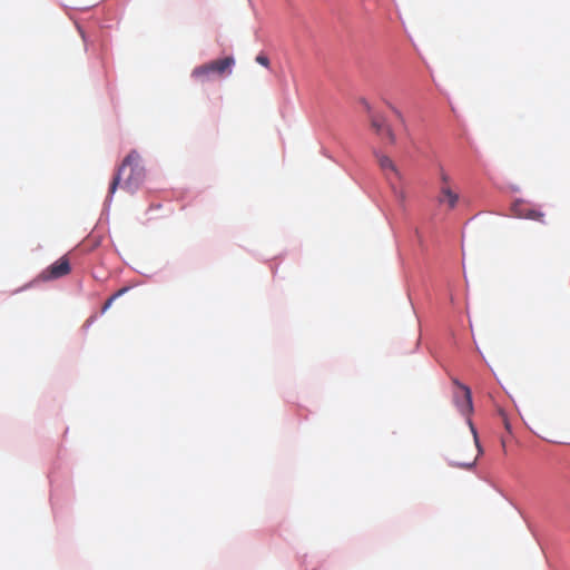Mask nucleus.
I'll return each mask as SVG.
<instances>
[{
    "mask_svg": "<svg viewBox=\"0 0 570 570\" xmlns=\"http://www.w3.org/2000/svg\"><path fill=\"white\" fill-rule=\"evenodd\" d=\"M452 382L460 390L459 393L454 394V403L456 407L463 415L471 414L473 411L471 390L466 385L459 382L458 379H452Z\"/></svg>",
    "mask_w": 570,
    "mask_h": 570,
    "instance_id": "obj_3",
    "label": "nucleus"
},
{
    "mask_svg": "<svg viewBox=\"0 0 570 570\" xmlns=\"http://www.w3.org/2000/svg\"><path fill=\"white\" fill-rule=\"evenodd\" d=\"M468 423H469V425H470L471 432H472L473 438H474L475 445H476V448H478V450H479V453H480V452H481V449H480V444H479V439H478L476 430H475V428L473 426V424H472L471 420H468Z\"/></svg>",
    "mask_w": 570,
    "mask_h": 570,
    "instance_id": "obj_10",
    "label": "nucleus"
},
{
    "mask_svg": "<svg viewBox=\"0 0 570 570\" xmlns=\"http://www.w3.org/2000/svg\"><path fill=\"white\" fill-rule=\"evenodd\" d=\"M127 289H128L127 287L120 288V289H119V291H117L114 295H111V296H112V298H115V299H116V298L120 297L124 293H126V292H127Z\"/></svg>",
    "mask_w": 570,
    "mask_h": 570,
    "instance_id": "obj_15",
    "label": "nucleus"
},
{
    "mask_svg": "<svg viewBox=\"0 0 570 570\" xmlns=\"http://www.w3.org/2000/svg\"><path fill=\"white\" fill-rule=\"evenodd\" d=\"M459 199L460 195L454 186H440L439 195L436 198L440 206H445L448 209L452 210L456 207Z\"/></svg>",
    "mask_w": 570,
    "mask_h": 570,
    "instance_id": "obj_5",
    "label": "nucleus"
},
{
    "mask_svg": "<svg viewBox=\"0 0 570 570\" xmlns=\"http://www.w3.org/2000/svg\"><path fill=\"white\" fill-rule=\"evenodd\" d=\"M440 181H441L440 186H448V187L454 186L450 175L443 168H440Z\"/></svg>",
    "mask_w": 570,
    "mask_h": 570,
    "instance_id": "obj_9",
    "label": "nucleus"
},
{
    "mask_svg": "<svg viewBox=\"0 0 570 570\" xmlns=\"http://www.w3.org/2000/svg\"><path fill=\"white\" fill-rule=\"evenodd\" d=\"M380 168L384 173L386 179L393 185L395 181L401 180V173L399 171L394 161L387 156L376 154Z\"/></svg>",
    "mask_w": 570,
    "mask_h": 570,
    "instance_id": "obj_6",
    "label": "nucleus"
},
{
    "mask_svg": "<svg viewBox=\"0 0 570 570\" xmlns=\"http://www.w3.org/2000/svg\"><path fill=\"white\" fill-rule=\"evenodd\" d=\"M256 61H257L259 65L264 66V67H268V66H269V59H268V58H267V56H265V55H258V56L256 57Z\"/></svg>",
    "mask_w": 570,
    "mask_h": 570,
    "instance_id": "obj_11",
    "label": "nucleus"
},
{
    "mask_svg": "<svg viewBox=\"0 0 570 570\" xmlns=\"http://www.w3.org/2000/svg\"><path fill=\"white\" fill-rule=\"evenodd\" d=\"M371 127L382 139H386L390 144L395 142V135L384 118L373 116L371 118Z\"/></svg>",
    "mask_w": 570,
    "mask_h": 570,
    "instance_id": "obj_7",
    "label": "nucleus"
},
{
    "mask_svg": "<svg viewBox=\"0 0 570 570\" xmlns=\"http://www.w3.org/2000/svg\"><path fill=\"white\" fill-rule=\"evenodd\" d=\"M389 108L392 110V112L395 115V117L400 120V121H404V117L402 115V112L396 108L394 107L393 105L391 104H387Z\"/></svg>",
    "mask_w": 570,
    "mask_h": 570,
    "instance_id": "obj_12",
    "label": "nucleus"
},
{
    "mask_svg": "<svg viewBox=\"0 0 570 570\" xmlns=\"http://www.w3.org/2000/svg\"><path fill=\"white\" fill-rule=\"evenodd\" d=\"M127 170L129 174L124 178L122 188L132 194L141 186L146 176L140 155L136 150H131L119 166L110 184L109 197L115 194Z\"/></svg>",
    "mask_w": 570,
    "mask_h": 570,
    "instance_id": "obj_1",
    "label": "nucleus"
},
{
    "mask_svg": "<svg viewBox=\"0 0 570 570\" xmlns=\"http://www.w3.org/2000/svg\"><path fill=\"white\" fill-rule=\"evenodd\" d=\"M475 460H476V458H474V459H473L472 461H470V462L459 463L458 465H459V466H462V468H465V469H470V468H472V466L474 465Z\"/></svg>",
    "mask_w": 570,
    "mask_h": 570,
    "instance_id": "obj_13",
    "label": "nucleus"
},
{
    "mask_svg": "<svg viewBox=\"0 0 570 570\" xmlns=\"http://www.w3.org/2000/svg\"><path fill=\"white\" fill-rule=\"evenodd\" d=\"M70 263L67 256L60 257L58 261L49 265L46 269L41 272L39 278L42 281H52L60 277H63L70 273Z\"/></svg>",
    "mask_w": 570,
    "mask_h": 570,
    "instance_id": "obj_4",
    "label": "nucleus"
},
{
    "mask_svg": "<svg viewBox=\"0 0 570 570\" xmlns=\"http://www.w3.org/2000/svg\"><path fill=\"white\" fill-rule=\"evenodd\" d=\"M503 423L507 430H510V423L508 422L507 416L502 413Z\"/></svg>",
    "mask_w": 570,
    "mask_h": 570,
    "instance_id": "obj_16",
    "label": "nucleus"
},
{
    "mask_svg": "<svg viewBox=\"0 0 570 570\" xmlns=\"http://www.w3.org/2000/svg\"><path fill=\"white\" fill-rule=\"evenodd\" d=\"M512 209L518 217L532 219V220H537L540 223H546L544 214L542 212H540L539 209L529 207L528 205H525L523 203H515L513 205Z\"/></svg>",
    "mask_w": 570,
    "mask_h": 570,
    "instance_id": "obj_8",
    "label": "nucleus"
},
{
    "mask_svg": "<svg viewBox=\"0 0 570 570\" xmlns=\"http://www.w3.org/2000/svg\"><path fill=\"white\" fill-rule=\"evenodd\" d=\"M234 65L235 59L233 57L212 60L207 63L194 68L191 71V77L199 81H207L212 78V76L223 77L232 72Z\"/></svg>",
    "mask_w": 570,
    "mask_h": 570,
    "instance_id": "obj_2",
    "label": "nucleus"
},
{
    "mask_svg": "<svg viewBox=\"0 0 570 570\" xmlns=\"http://www.w3.org/2000/svg\"><path fill=\"white\" fill-rule=\"evenodd\" d=\"M114 301H115V298H112V296H110V297L106 301V303L104 304V306H102V312H105L106 309H108V308L111 306V304H112V302H114Z\"/></svg>",
    "mask_w": 570,
    "mask_h": 570,
    "instance_id": "obj_14",
    "label": "nucleus"
}]
</instances>
